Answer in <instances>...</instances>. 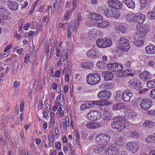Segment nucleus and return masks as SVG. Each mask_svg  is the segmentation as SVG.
<instances>
[{"label":"nucleus","instance_id":"de8ad7c7","mask_svg":"<svg viewBox=\"0 0 155 155\" xmlns=\"http://www.w3.org/2000/svg\"><path fill=\"white\" fill-rule=\"evenodd\" d=\"M137 80L136 78L131 79L128 82V84L129 85L133 87L135 85V84H137Z\"/></svg>","mask_w":155,"mask_h":155},{"label":"nucleus","instance_id":"cd10ccee","mask_svg":"<svg viewBox=\"0 0 155 155\" xmlns=\"http://www.w3.org/2000/svg\"><path fill=\"white\" fill-rule=\"evenodd\" d=\"M90 16H91V18L93 20H102L103 17L99 14L95 13H91Z\"/></svg>","mask_w":155,"mask_h":155},{"label":"nucleus","instance_id":"ea45409f","mask_svg":"<svg viewBox=\"0 0 155 155\" xmlns=\"http://www.w3.org/2000/svg\"><path fill=\"white\" fill-rule=\"evenodd\" d=\"M123 107L124 105L122 104H116L113 105L112 109L114 110H118L123 108Z\"/></svg>","mask_w":155,"mask_h":155},{"label":"nucleus","instance_id":"7ed1b4c3","mask_svg":"<svg viewBox=\"0 0 155 155\" xmlns=\"http://www.w3.org/2000/svg\"><path fill=\"white\" fill-rule=\"evenodd\" d=\"M134 37L133 39V43L137 47H140L143 45L146 36L145 35L138 34L135 33L134 35Z\"/></svg>","mask_w":155,"mask_h":155},{"label":"nucleus","instance_id":"f704fd0d","mask_svg":"<svg viewBox=\"0 0 155 155\" xmlns=\"http://www.w3.org/2000/svg\"><path fill=\"white\" fill-rule=\"evenodd\" d=\"M108 26V23L106 21H103L100 23H97V26L100 28H103Z\"/></svg>","mask_w":155,"mask_h":155},{"label":"nucleus","instance_id":"393cba45","mask_svg":"<svg viewBox=\"0 0 155 155\" xmlns=\"http://www.w3.org/2000/svg\"><path fill=\"white\" fill-rule=\"evenodd\" d=\"M146 52L148 54H155V46L149 45L146 48Z\"/></svg>","mask_w":155,"mask_h":155},{"label":"nucleus","instance_id":"39448f33","mask_svg":"<svg viewBox=\"0 0 155 155\" xmlns=\"http://www.w3.org/2000/svg\"><path fill=\"white\" fill-rule=\"evenodd\" d=\"M101 116L100 112L98 110L90 111L87 114L86 119L90 120H96L99 119Z\"/></svg>","mask_w":155,"mask_h":155},{"label":"nucleus","instance_id":"49530a36","mask_svg":"<svg viewBox=\"0 0 155 155\" xmlns=\"http://www.w3.org/2000/svg\"><path fill=\"white\" fill-rule=\"evenodd\" d=\"M57 7V3H55L53 5V8H52L51 5H50L49 6H48V10L49 11L50 8H51V13L53 14L56 10Z\"/></svg>","mask_w":155,"mask_h":155},{"label":"nucleus","instance_id":"4d7b16f0","mask_svg":"<svg viewBox=\"0 0 155 155\" xmlns=\"http://www.w3.org/2000/svg\"><path fill=\"white\" fill-rule=\"evenodd\" d=\"M154 140H155V139L154 138L153 135L148 137L146 139V141L148 142H152Z\"/></svg>","mask_w":155,"mask_h":155},{"label":"nucleus","instance_id":"72a5a7b5","mask_svg":"<svg viewBox=\"0 0 155 155\" xmlns=\"http://www.w3.org/2000/svg\"><path fill=\"white\" fill-rule=\"evenodd\" d=\"M133 17V15L132 13H128L126 15L125 18L127 21L130 23H132Z\"/></svg>","mask_w":155,"mask_h":155},{"label":"nucleus","instance_id":"2eb2a0df","mask_svg":"<svg viewBox=\"0 0 155 155\" xmlns=\"http://www.w3.org/2000/svg\"><path fill=\"white\" fill-rule=\"evenodd\" d=\"M99 52L98 50L93 49L89 50L87 53V54L88 58H97L98 56Z\"/></svg>","mask_w":155,"mask_h":155},{"label":"nucleus","instance_id":"bf43d9fd","mask_svg":"<svg viewBox=\"0 0 155 155\" xmlns=\"http://www.w3.org/2000/svg\"><path fill=\"white\" fill-rule=\"evenodd\" d=\"M59 45V43L56 44L55 46V48L56 49V56L57 57H58L59 56L60 51V49L58 48V46Z\"/></svg>","mask_w":155,"mask_h":155},{"label":"nucleus","instance_id":"3c124183","mask_svg":"<svg viewBox=\"0 0 155 155\" xmlns=\"http://www.w3.org/2000/svg\"><path fill=\"white\" fill-rule=\"evenodd\" d=\"M112 17H113L115 18H118L120 16V14L119 12H113L112 14Z\"/></svg>","mask_w":155,"mask_h":155},{"label":"nucleus","instance_id":"680f3d73","mask_svg":"<svg viewBox=\"0 0 155 155\" xmlns=\"http://www.w3.org/2000/svg\"><path fill=\"white\" fill-rule=\"evenodd\" d=\"M28 2L27 1H25L23 3H22L21 5V8L23 9L25 8L28 5Z\"/></svg>","mask_w":155,"mask_h":155},{"label":"nucleus","instance_id":"603ef678","mask_svg":"<svg viewBox=\"0 0 155 155\" xmlns=\"http://www.w3.org/2000/svg\"><path fill=\"white\" fill-rule=\"evenodd\" d=\"M122 94L121 92L120 91H117L116 92V96L115 97V99L116 100H119V98H122Z\"/></svg>","mask_w":155,"mask_h":155},{"label":"nucleus","instance_id":"dca6fc26","mask_svg":"<svg viewBox=\"0 0 155 155\" xmlns=\"http://www.w3.org/2000/svg\"><path fill=\"white\" fill-rule=\"evenodd\" d=\"M110 144V147L107 148L106 151L112 155H116L119 152L118 148L115 147H112V144Z\"/></svg>","mask_w":155,"mask_h":155},{"label":"nucleus","instance_id":"f8f14e48","mask_svg":"<svg viewBox=\"0 0 155 155\" xmlns=\"http://www.w3.org/2000/svg\"><path fill=\"white\" fill-rule=\"evenodd\" d=\"M132 96L133 94L131 91L126 90L122 93L121 98L124 101L128 102L130 101Z\"/></svg>","mask_w":155,"mask_h":155},{"label":"nucleus","instance_id":"69168bd1","mask_svg":"<svg viewBox=\"0 0 155 155\" xmlns=\"http://www.w3.org/2000/svg\"><path fill=\"white\" fill-rule=\"evenodd\" d=\"M12 45V44H10L7 46L4 50V51L5 52H7L10 48L11 47Z\"/></svg>","mask_w":155,"mask_h":155},{"label":"nucleus","instance_id":"052dcab7","mask_svg":"<svg viewBox=\"0 0 155 155\" xmlns=\"http://www.w3.org/2000/svg\"><path fill=\"white\" fill-rule=\"evenodd\" d=\"M68 58V55L67 53L65 54L64 55V57H62L60 58V60L61 62H64V61L65 60H67Z\"/></svg>","mask_w":155,"mask_h":155},{"label":"nucleus","instance_id":"f03ea898","mask_svg":"<svg viewBox=\"0 0 155 155\" xmlns=\"http://www.w3.org/2000/svg\"><path fill=\"white\" fill-rule=\"evenodd\" d=\"M100 80V75L96 73L89 74L87 77V82L91 85H94L98 84Z\"/></svg>","mask_w":155,"mask_h":155},{"label":"nucleus","instance_id":"412c9836","mask_svg":"<svg viewBox=\"0 0 155 155\" xmlns=\"http://www.w3.org/2000/svg\"><path fill=\"white\" fill-rule=\"evenodd\" d=\"M140 77L143 81H146L151 78L150 73L147 71H143L140 74Z\"/></svg>","mask_w":155,"mask_h":155},{"label":"nucleus","instance_id":"58836bf2","mask_svg":"<svg viewBox=\"0 0 155 155\" xmlns=\"http://www.w3.org/2000/svg\"><path fill=\"white\" fill-rule=\"evenodd\" d=\"M153 124L154 122L152 121L146 120L143 124V125L145 127H151L153 126Z\"/></svg>","mask_w":155,"mask_h":155},{"label":"nucleus","instance_id":"9b49d317","mask_svg":"<svg viewBox=\"0 0 155 155\" xmlns=\"http://www.w3.org/2000/svg\"><path fill=\"white\" fill-rule=\"evenodd\" d=\"M127 149L132 153H134L139 149L138 144L135 142H128L126 145Z\"/></svg>","mask_w":155,"mask_h":155},{"label":"nucleus","instance_id":"f3484780","mask_svg":"<svg viewBox=\"0 0 155 155\" xmlns=\"http://www.w3.org/2000/svg\"><path fill=\"white\" fill-rule=\"evenodd\" d=\"M101 125V124L98 122L91 123L89 122L86 124V126L88 128L95 129L98 128Z\"/></svg>","mask_w":155,"mask_h":155},{"label":"nucleus","instance_id":"09e8293b","mask_svg":"<svg viewBox=\"0 0 155 155\" xmlns=\"http://www.w3.org/2000/svg\"><path fill=\"white\" fill-rule=\"evenodd\" d=\"M68 118V121H67V119L66 118L65 119V121H63V124L64 125V127H65V130L67 129V127H69L70 126L69 120V119L68 117L67 118Z\"/></svg>","mask_w":155,"mask_h":155},{"label":"nucleus","instance_id":"4c0bfd02","mask_svg":"<svg viewBox=\"0 0 155 155\" xmlns=\"http://www.w3.org/2000/svg\"><path fill=\"white\" fill-rule=\"evenodd\" d=\"M151 1V0H141L140 1L141 4V7L143 8L145 7L147 5L150 4Z\"/></svg>","mask_w":155,"mask_h":155},{"label":"nucleus","instance_id":"338daca9","mask_svg":"<svg viewBox=\"0 0 155 155\" xmlns=\"http://www.w3.org/2000/svg\"><path fill=\"white\" fill-rule=\"evenodd\" d=\"M64 25L66 27L67 31H70L71 27L70 24L69 23H65Z\"/></svg>","mask_w":155,"mask_h":155},{"label":"nucleus","instance_id":"aec40b11","mask_svg":"<svg viewBox=\"0 0 155 155\" xmlns=\"http://www.w3.org/2000/svg\"><path fill=\"white\" fill-rule=\"evenodd\" d=\"M123 2L129 8L133 9L135 7V3L133 0H123Z\"/></svg>","mask_w":155,"mask_h":155},{"label":"nucleus","instance_id":"bb28decb","mask_svg":"<svg viewBox=\"0 0 155 155\" xmlns=\"http://www.w3.org/2000/svg\"><path fill=\"white\" fill-rule=\"evenodd\" d=\"M115 141V144L116 145L121 147L124 146L126 143L125 140L122 138L119 139H117Z\"/></svg>","mask_w":155,"mask_h":155},{"label":"nucleus","instance_id":"8fccbe9b","mask_svg":"<svg viewBox=\"0 0 155 155\" xmlns=\"http://www.w3.org/2000/svg\"><path fill=\"white\" fill-rule=\"evenodd\" d=\"M89 105H90L89 104H86V103L82 104L81 106V110H84L86 109L89 107Z\"/></svg>","mask_w":155,"mask_h":155},{"label":"nucleus","instance_id":"c9c22d12","mask_svg":"<svg viewBox=\"0 0 155 155\" xmlns=\"http://www.w3.org/2000/svg\"><path fill=\"white\" fill-rule=\"evenodd\" d=\"M53 136H49L48 137V140L49 141L48 147H52L54 143V138L53 134H52Z\"/></svg>","mask_w":155,"mask_h":155},{"label":"nucleus","instance_id":"6e6d98bb","mask_svg":"<svg viewBox=\"0 0 155 155\" xmlns=\"http://www.w3.org/2000/svg\"><path fill=\"white\" fill-rule=\"evenodd\" d=\"M118 28L119 30L120 31L123 33H124L126 32V29L125 26H120L118 27Z\"/></svg>","mask_w":155,"mask_h":155},{"label":"nucleus","instance_id":"13d9d810","mask_svg":"<svg viewBox=\"0 0 155 155\" xmlns=\"http://www.w3.org/2000/svg\"><path fill=\"white\" fill-rule=\"evenodd\" d=\"M79 25V24L78 23H75L74 26L73 28V31L74 32L76 33L77 31Z\"/></svg>","mask_w":155,"mask_h":155},{"label":"nucleus","instance_id":"f257e3e1","mask_svg":"<svg viewBox=\"0 0 155 155\" xmlns=\"http://www.w3.org/2000/svg\"><path fill=\"white\" fill-rule=\"evenodd\" d=\"M124 119V117L122 116L114 117V120L111 124L112 128L117 129L119 131L124 130L126 127V124L123 121Z\"/></svg>","mask_w":155,"mask_h":155},{"label":"nucleus","instance_id":"7c9ffc66","mask_svg":"<svg viewBox=\"0 0 155 155\" xmlns=\"http://www.w3.org/2000/svg\"><path fill=\"white\" fill-rule=\"evenodd\" d=\"M97 66L98 68L100 69L104 70L106 68L107 66L106 63L102 61H99L97 64Z\"/></svg>","mask_w":155,"mask_h":155},{"label":"nucleus","instance_id":"e2e57ef3","mask_svg":"<svg viewBox=\"0 0 155 155\" xmlns=\"http://www.w3.org/2000/svg\"><path fill=\"white\" fill-rule=\"evenodd\" d=\"M150 96L152 98L155 99V89H152L150 91Z\"/></svg>","mask_w":155,"mask_h":155},{"label":"nucleus","instance_id":"e433bc0d","mask_svg":"<svg viewBox=\"0 0 155 155\" xmlns=\"http://www.w3.org/2000/svg\"><path fill=\"white\" fill-rule=\"evenodd\" d=\"M114 86V84L112 83H107L104 84H102L101 85V87L103 88L105 87V88L107 89H110L112 88Z\"/></svg>","mask_w":155,"mask_h":155},{"label":"nucleus","instance_id":"864d4df0","mask_svg":"<svg viewBox=\"0 0 155 155\" xmlns=\"http://www.w3.org/2000/svg\"><path fill=\"white\" fill-rule=\"evenodd\" d=\"M29 54H27L25 55L24 58V63L23 64L22 66H25V63H27L29 61Z\"/></svg>","mask_w":155,"mask_h":155},{"label":"nucleus","instance_id":"c756f323","mask_svg":"<svg viewBox=\"0 0 155 155\" xmlns=\"http://www.w3.org/2000/svg\"><path fill=\"white\" fill-rule=\"evenodd\" d=\"M104 14L107 18H108L112 17V14L113 13V11L112 10V9L109 7L104 11Z\"/></svg>","mask_w":155,"mask_h":155},{"label":"nucleus","instance_id":"5701e85b","mask_svg":"<svg viewBox=\"0 0 155 155\" xmlns=\"http://www.w3.org/2000/svg\"><path fill=\"white\" fill-rule=\"evenodd\" d=\"M8 6L11 10L16 11L18 10V3L15 1H11L9 2Z\"/></svg>","mask_w":155,"mask_h":155},{"label":"nucleus","instance_id":"b1692460","mask_svg":"<svg viewBox=\"0 0 155 155\" xmlns=\"http://www.w3.org/2000/svg\"><path fill=\"white\" fill-rule=\"evenodd\" d=\"M131 70L129 69L123 71L119 73H117V74L118 77H126L128 75L133 76L134 75V74L132 73L131 74Z\"/></svg>","mask_w":155,"mask_h":155},{"label":"nucleus","instance_id":"473e14b6","mask_svg":"<svg viewBox=\"0 0 155 155\" xmlns=\"http://www.w3.org/2000/svg\"><path fill=\"white\" fill-rule=\"evenodd\" d=\"M147 85L148 88H152L155 87V79L153 80L148 81L147 82Z\"/></svg>","mask_w":155,"mask_h":155},{"label":"nucleus","instance_id":"4be33fe9","mask_svg":"<svg viewBox=\"0 0 155 155\" xmlns=\"http://www.w3.org/2000/svg\"><path fill=\"white\" fill-rule=\"evenodd\" d=\"M139 31L140 32L138 34L145 35H146L145 33H147L149 31V27L148 25H141V27L139 28Z\"/></svg>","mask_w":155,"mask_h":155},{"label":"nucleus","instance_id":"a19ab883","mask_svg":"<svg viewBox=\"0 0 155 155\" xmlns=\"http://www.w3.org/2000/svg\"><path fill=\"white\" fill-rule=\"evenodd\" d=\"M148 18L151 19H155V12L150 11L147 13Z\"/></svg>","mask_w":155,"mask_h":155},{"label":"nucleus","instance_id":"4468645a","mask_svg":"<svg viewBox=\"0 0 155 155\" xmlns=\"http://www.w3.org/2000/svg\"><path fill=\"white\" fill-rule=\"evenodd\" d=\"M98 137H99L101 143H102L108 142L110 139V136L109 134H101L98 136Z\"/></svg>","mask_w":155,"mask_h":155},{"label":"nucleus","instance_id":"c03bdc74","mask_svg":"<svg viewBox=\"0 0 155 155\" xmlns=\"http://www.w3.org/2000/svg\"><path fill=\"white\" fill-rule=\"evenodd\" d=\"M50 19V16L49 14L48 13V15L44 16L42 20L43 22L45 23L47 25L49 23Z\"/></svg>","mask_w":155,"mask_h":155},{"label":"nucleus","instance_id":"9d476101","mask_svg":"<svg viewBox=\"0 0 155 155\" xmlns=\"http://www.w3.org/2000/svg\"><path fill=\"white\" fill-rule=\"evenodd\" d=\"M108 4L111 8L119 9L122 7V3L117 0H109Z\"/></svg>","mask_w":155,"mask_h":155},{"label":"nucleus","instance_id":"5fc2aeb1","mask_svg":"<svg viewBox=\"0 0 155 155\" xmlns=\"http://www.w3.org/2000/svg\"><path fill=\"white\" fill-rule=\"evenodd\" d=\"M134 87V89L137 90H138L142 87L141 83H140L139 82H138V81L137 82V84H135Z\"/></svg>","mask_w":155,"mask_h":155},{"label":"nucleus","instance_id":"423d86ee","mask_svg":"<svg viewBox=\"0 0 155 155\" xmlns=\"http://www.w3.org/2000/svg\"><path fill=\"white\" fill-rule=\"evenodd\" d=\"M96 42V45L98 47L102 48L109 47L112 44L111 40L106 38L99 39L97 40Z\"/></svg>","mask_w":155,"mask_h":155},{"label":"nucleus","instance_id":"20e7f679","mask_svg":"<svg viewBox=\"0 0 155 155\" xmlns=\"http://www.w3.org/2000/svg\"><path fill=\"white\" fill-rule=\"evenodd\" d=\"M117 42L120 49L124 51H127L130 48L129 41L124 38H120L118 40Z\"/></svg>","mask_w":155,"mask_h":155},{"label":"nucleus","instance_id":"0e129e2a","mask_svg":"<svg viewBox=\"0 0 155 155\" xmlns=\"http://www.w3.org/2000/svg\"><path fill=\"white\" fill-rule=\"evenodd\" d=\"M131 135L132 137H136V138L138 137L139 135L137 132L134 131L132 132L131 133Z\"/></svg>","mask_w":155,"mask_h":155},{"label":"nucleus","instance_id":"1a4fd4ad","mask_svg":"<svg viewBox=\"0 0 155 155\" xmlns=\"http://www.w3.org/2000/svg\"><path fill=\"white\" fill-rule=\"evenodd\" d=\"M152 105V101L150 100L147 98L143 99L140 104V107L145 110L149 109Z\"/></svg>","mask_w":155,"mask_h":155},{"label":"nucleus","instance_id":"6e6552de","mask_svg":"<svg viewBox=\"0 0 155 155\" xmlns=\"http://www.w3.org/2000/svg\"><path fill=\"white\" fill-rule=\"evenodd\" d=\"M111 95V93L109 91L103 90L98 93L97 96L100 100H106L110 98Z\"/></svg>","mask_w":155,"mask_h":155},{"label":"nucleus","instance_id":"37998d69","mask_svg":"<svg viewBox=\"0 0 155 155\" xmlns=\"http://www.w3.org/2000/svg\"><path fill=\"white\" fill-rule=\"evenodd\" d=\"M92 103L89 105V107H91L94 106L93 105H103L102 102L101 101H93Z\"/></svg>","mask_w":155,"mask_h":155},{"label":"nucleus","instance_id":"ddd939ff","mask_svg":"<svg viewBox=\"0 0 155 155\" xmlns=\"http://www.w3.org/2000/svg\"><path fill=\"white\" fill-rule=\"evenodd\" d=\"M0 17L3 20L10 19L8 11L4 8H0Z\"/></svg>","mask_w":155,"mask_h":155},{"label":"nucleus","instance_id":"a878e982","mask_svg":"<svg viewBox=\"0 0 155 155\" xmlns=\"http://www.w3.org/2000/svg\"><path fill=\"white\" fill-rule=\"evenodd\" d=\"M139 23L140 24L143 23L146 19L145 15L141 13H138L135 15Z\"/></svg>","mask_w":155,"mask_h":155},{"label":"nucleus","instance_id":"774afa93","mask_svg":"<svg viewBox=\"0 0 155 155\" xmlns=\"http://www.w3.org/2000/svg\"><path fill=\"white\" fill-rule=\"evenodd\" d=\"M20 84V83L19 81H16L14 82V85L15 88L18 87Z\"/></svg>","mask_w":155,"mask_h":155},{"label":"nucleus","instance_id":"79ce46f5","mask_svg":"<svg viewBox=\"0 0 155 155\" xmlns=\"http://www.w3.org/2000/svg\"><path fill=\"white\" fill-rule=\"evenodd\" d=\"M82 17L81 14L79 12L77 13L76 15V19L75 21V23H78L80 24V23L82 21Z\"/></svg>","mask_w":155,"mask_h":155},{"label":"nucleus","instance_id":"6ab92c4d","mask_svg":"<svg viewBox=\"0 0 155 155\" xmlns=\"http://www.w3.org/2000/svg\"><path fill=\"white\" fill-rule=\"evenodd\" d=\"M110 145L109 143H106L102 147L94 148V152L96 154H98L102 152L104 150H106L107 148L110 147Z\"/></svg>","mask_w":155,"mask_h":155},{"label":"nucleus","instance_id":"a211bd4d","mask_svg":"<svg viewBox=\"0 0 155 155\" xmlns=\"http://www.w3.org/2000/svg\"><path fill=\"white\" fill-rule=\"evenodd\" d=\"M102 74L106 81L110 80L113 78L114 74L110 71H104L103 72Z\"/></svg>","mask_w":155,"mask_h":155},{"label":"nucleus","instance_id":"0eeeda50","mask_svg":"<svg viewBox=\"0 0 155 155\" xmlns=\"http://www.w3.org/2000/svg\"><path fill=\"white\" fill-rule=\"evenodd\" d=\"M107 67L109 68V70L111 71L120 73L123 68L121 64L117 62L113 63H108L107 64Z\"/></svg>","mask_w":155,"mask_h":155},{"label":"nucleus","instance_id":"a18cd8bd","mask_svg":"<svg viewBox=\"0 0 155 155\" xmlns=\"http://www.w3.org/2000/svg\"><path fill=\"white\" fill-rule=\"evenodd\" d=\"M104 118L107 120H110L112 117L111 114H109L108 112H105L104 113Z\"/></svg>","mask_w":155,"mask_h":155},{"label":"nucleus","instance_id":"c85d7f7f","mask_svg":"<svg viewBox=\"0 0 155 155\" xmlns=\"http://www.w3.org/2000/svg\"><path fill=\"white\" fill-rule=\"evenodd\" d=\"M81 67L83 68L91 69L93 67V64L90 62H84L81 64Z\"/></svg>","mask_w":155,"mask_h":155},{"label":"nucleus","instance_id":"2f4dec72","mask_svg":"<svg viewBox=\"0 0 155 155\" xmlns=\"http://www.w3.org/2000/svg\"><path fill=\"white\" fill-rule=\"evenodd\" d=\"M125 115L128 118L133 117L136 116V114L132 110H128L125 112Z\"/></svg>","mask_w":155,"mask_h":155}]
</instances>
